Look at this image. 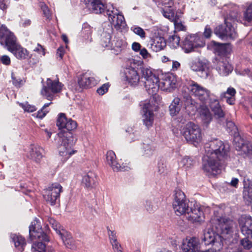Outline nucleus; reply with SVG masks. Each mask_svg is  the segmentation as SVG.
I'll return each instance as SVG.
<instances>
[{
	"instance_id": "1",
	"label": "nucleus",
	"mask_w": 252,
	"mask_h": 252,
	"mask_svg": "<svg viewBox=\"0 0 252 252\" xmlns=\"http://www.w3.org/2000/svg\"><path fill=\"white\" fill-rule=\"evenodd\" d=\"M229 146L221 141L215 140L206 144L202 168L208 175H216L220 172L221 164L227 155Z\"/></svg>"
},
{
	"instance_id": "2",
	"label": "nucleus",
	"mask_w": 252,
	"mask_h": 252,
	"mask_svg": "<svg viewBox=\"0 0 252 252\" xmlns=\"http://www.w3.org/2000/svg\"><path fill=\"white\" fill-rule=\"evenodd\" d=\"M186 88L189 94H182V101L186 108L193 104L194 101L190 95L191 94L202 103H206L210 99L209 106L216 119H219L224 117V112L218 100L211 99V94L209 90L192 80L188 82Z\"/></svg>"
},
{
	"instance_id": "3",
	"label": "nucleus",
	"mask_w": 252,
	"mask_h": 252,
	"mask_svg": "<svg viewBox=\"0 0 252 252\" xmlns=\"http://www.w3.org/2000/svg\"><path fill=\"white\" fill-rule=\"evenodd\" d=\"M212 221L220 235L217 236V239L212 244V249L215 252H219L223 247L222 239H229L232 236L236 224L233 220L221 216H215Z\"/></svg>"
},
{
	"instance_id": "4",
	"label": "nucleus",
	"mask_w": 252,
	"mask_h": 252,
	"mask_svg": "<svg viewBox=\"0 0 252 252\" xmlns=\"http://www.w3.org/2000/svg\"><path fill=\"white\" fill-rule=\"evenodd\" d=\"M113 34L112 26L110 25L105 26L101 34L100 44L107 49L114 51V53L118 55L126 47L127 43L124 37H113Z\"/></svg>"
},
{
	"instance_id": "5",
	"label": "nucleus",
	"mask_w": 252,
	"mask_h": 252,
	"mask_svg": "<svg viewBox=\"0 0 252 252\" xmlns=\"http://www.w3.org/2000/svg\"><path fill=\"white\" fill-rule=\"evenodd\" d=\"M71 133L69 132L61 131L57 135L59 155L63 162H65L76 152L72 148L73 145Z\"/></svg>"
},
{
	"instance_id": "6",
	"label": "nucleus",
	"mask_w": 252,
	"mask_h": 252,
	"mask_svg": "<svg viewBox=\"0 0 252 252\" xmlns=\"http://www.w3.org/2000/svg\"><path fill=\"white\" fill-rule=\"evenodd\" d=\"M180 130L181 134L187 142L196 146L202 141V133L198 125L190 122L182 127Z\"/></svg>"
},
{
	"instance_id": "7",
	"label": "nucleus",
	"mask_w": 252,
	"mask_h": 252,
	"mask_svg": "<svg viewBox=\"0 0 252 252\" xmlns=\"http://www.w3.org/2000/svg\"><path fill=\"white\" fill-rule=\"evenodd\" d=\"M172 205L174 211L177 216L184 215L185 217L190 208L184 192L179 189H176L174 191V198Z\"/></svg>"
},
{
	"instance_id": "8",
	"label": "nucleus",
	"mask_w": 252,
	"mask_h": 252,
	"mask_svg": "<svg viewBox=\"0 0 252 252\" xmlns=\"http://www.w3.org/2000/svg\"><path fill=\"white\" fill-rule=\"evenodd\" d=\"M63 85L59 82L58 79L54 80L47 78L45 83L43 84L40 91L41 94L49 100L54 99L55 94L60 93Z\"/></svg>"
},
{
	"instance_id": "9",
	"label": "nucleus",
	"mask_w": 252,
	"mask_h": 252,
	"mask_svg": "<svg viewBox=\"0 0 252 252\" xmlns=\"http://www.w3.org/2000/svg\"><path fill=\"white\" fill-rule=\"evenodd\" d=\"M143 64L142 60L131 59L129 60L128 65L126 68L125 74L128 83L131 86H136L140 81V76L138 73L139 67Z\"/></svg>"
},
{
	"instance_id": "10",
	"label": "nucleus",
	"mask_w": 252,
	"mask_h": 252,
	"mask_svg": "<svg viewBox=\"0 0 252 252\" xmlns=\"http://www.w3.org/2000/svg\"><path fill=\"white\" fill-rule=\"evenodd\" d=\"M106 14L111 24L117 30L123 29L126 25L124 16L111 4L106 5Z\"/></svg>"
},
{
	"instance_id": "11",
	"label": "nucleus",
	"mask_w": 252,
	"mask_h": 252,
	"mask_svg": "<svg viewBox=\"0 0 252 252\" xmlns=\"http://www.w3.org/2000/svg\"><path fill=\"white\" fill-rule=\"evenodd\" d=\"M141 118L143 124L148 128L152 126L155 115L153 112L154 105L150 100H146L141 104Z\"/></svg>"
},
{
	"instance_id": "12",
	"label": "nucleus",
	"mask_w": 252,
	"mask_h": 252,
	"mask_svg": "<svg viewBox=\"0 0 252 252\" xmlns=\"http://www.w3.org/2000/svg\"><path fill=\"white\" fill-rule=\"evenodd\" d=\"M216 35L222 39H234L237 36L235 28L231 23L225 22L224 25H220L214 31Z\"/></svg>"
},
{
	"instance_id": "13",
	"label": "nucleus",
	"mask_w": 252,
	"mask_h": 252,
	"mask_svg": "<svg viewBox=\"0 0 252 252\" xmlns=\"http://www.w3.org/2000/svg\"><path fill=\"white\" fill-rule=\"evenodd\" d=\"M189 65L192 70L199 72L201 78H207L210 75V64L207 61L195 59L189 63Z\"/></svg>"
},
{
	"instance_id": "14",
	"label": "nucleus",
	"mask_w": 252,
	"mask_h": 252,
	"mask_svg": "<svg viewBox=\"0 0 252 252\" xmlns=\"http://www.w3.org/2000/svg\"><path fill=\"white\" fill-rule=\"evenodd\" d=\"M62 187L58 183L52 184L44 192L43 196L45 200L51 205L56 204V200L59 198Z\"/></svg>"
},
{
	"instance_id": "15",
	"label": "nucleus",
	"mask_w": 252,
	"mask_h": 252,
	"mask_svg": "<svg viewBox=\"0 0 252 252\" xmlns=\"http://www.w3.org/2000/svg\"><path fill=\"white\" fill-rule=\"evenodd\" d=\"M185 217L190 222L196 224H201L204 221L205 216L203 207L199 204L194 205L190 207Z\"/></svg>"
},
{
	"instance_id": "16",
	"label": "nucleus",
	"mask_w": 252,
	"mask_h": 252,
	"mask_svg": "<svg viewBox=\"0 0 252 252\" xmlns=\"http://www.w3.org/2000/svg\"><path fill=\"white\" fill-rule=\"evenodd\" d=\"M29 234L32 240L38 238L44 242H49V241L47 236V231L45 232L42 230L39 222L37 220H34L30 225Z\"/></svg>"
},
{
	"instance_id": "17",
	"label": "nucleus",
	"mask_w": 252,
	"mask_h": 252,
	"mask_svg": "<svg viewBox=\"0 0 252 252\" xmlns=\"http://www.w3.org/2000/svg\"><path fill=\"white\" fill-rule=\"evenodd\" d=\"M16 38L4 25L0 26V44L8 50L15 43Z\"/></svg>"
},
{
	"instance_id": "18",
	"label": "nucleus",
	"mask_w": 252,
	"mask_h": 252,
	"mask_svg": "<svg viewBox=\"0 0 252 252\" xmlns=\"http://www.w3.org/2000/svg\"><path fill=\"white\" fill-rule=\"evenodd\" d=\"M57 126L60 129L64 131H72L77 128V124L76 121L70 118H67L64 113H60L58 116Z\"/></svg>"
},
{
	"instance_id": "19",
	"label": "nucleus",
	"mask_w": 252,
	"mask_h": 252,
	"mask_svg": "<svg viewBox=\"0 0 252 252\" xmlns=\"http://www.w3.org/2000/svg\"><path fill=\"white\" fill-rule=\"evenodd\" d=\"M179 4L178 1L174 2L170 0L168 2L167 5L161 9V13L163 16L172 21L176 17H178L181 11H177V5Z\"/></svg>"
},
{
	"instance_id": "20",
	"label": "nucleus",
	"mask_w": 252,
	"mask_h": 252,
	"mask_svg": "<svg viewBox=\"0 0 252 252\" xmlns=\"http://www.w3.org/2000/svg\"><path fill=\"white\" fill-rule=\"evenodd\" d=\"M182 249L184 252H201L199 241L195 237L183 240Z\"/></svg>"
},
{
	"instance_id": "21",
	"label": "nucleus",
	"mask_w": 252,
	"mask_h": 252,
	"mask_svg": "<svg viewBox=\"0 0 252 252\" xmlns=\"http://www.w3.org/2000/svg\"><path fill=\"white\" fill-rule=\"evenodd\" d=\"M239 224L243 235L252 238V218L249 215H242L239 220Z\"/></svg>"
},
{
	"instance_id": "22",
	"label": "nucleus",
	"mask_w": 252,
	"mask_h": 252,
	"mask_svg": "<svg viewBox=\"0 0 252 252\" xmlns=\"http://www.w3.org/2000/svg\"><path fill=\"white\" fill-rule=\"evenodd\" d=\"M176 80L174 76L172 74L164 75L159 80V89L164 91L170 92L176 87Z\"/></svg>"
},
{
	"instance_id": "23",
	"label": "nucleus",
	"mask_w": 252,
	"mask_h": 252,
	"mask_svg": "<svg viewBox=\"0 0 252 252\" xmlns=\"http://www.w3.org/2000/svg\"><path fill=\"white\" fill-rule=\"evenodd\" d=\"M218 73L221 76H226L231 73L233 69V66L226 59L222 58L219 60L215 67Z\"/></svg>"
},
{
	"instance_id": "24",
	"label": "nucleus",
	"mask_w": 252,
	"mask_h": 252,
	"mask_svg": "<svg viewBox=\"0 0 252 252\" xmlns=\"http://www.w3.org/2000/svg\"><path fill=\"white\" fill-rule=\"evenodd\" d=\"M198 118L202 123L206 126L208 125L213 119L212 115L205 105H201L197 109Z\"/></svg>"
},
{
	"instance_id": "25",
	"label": "nucleus",
	"mask_w": 252,
	"mask_h": 252,
	"mask_svg": "<svg viewBox=\"0 0 252 252\" xmlns=\"http://www.w3.org/2000/svg\"><path fill=\"white\" fill-rule=\"evenodd\" d=\"M159 79L157 76H153L145 81V87L149 94L154 95L159 89Z\"/></svg>"
},
{
	"instance_id": "26",
	"label": "nucleus",
	"mask_w": 252,
	"mask_h": 252,
	"mask_svg": "<svg viewBox=\"0 0 252 252\" xmlns=\"http://www.w3.org/2000/svg\"><path fill=\"white\" fill-rule=\"evenodd\" d=\"M16 58L20 60H24L28 58L29 53L27 50L22 47L17 42L8 50Z\"/></svg>"
},
{
	"instance_id": "27",
	"label": "nucleus",
	"mask_w": 252,
	"mask_h": 252,
	"mask_svg": "<svg viewBox=\"0 0 252 252\" xmlns=\"http://www.w3.org/2000/svg\"><path fill=\"white\" fill-rule=\"evenodd\" d=\"M106 161L112 167L113 171L123 170L124 168L117 162L116 155L113 151L109 150L106 153Z\"/></svg>"
},
{
	"instance_id": "28",
	"label": "nucleus",
	"mask_w": 252,
	"mask_h": 252,
	"mask_svg": "<svg viewBox=\"0 0 252 252\" xmlns=\"http://www.w3.org/2000/svg\"><path fill=\"white\" fill-rule=\"evenodd\" d=\"M82 183L85 188L91 189L94 188L96 184V176L95 173L89 171L82 178Z\"/></svg>"
},
{
	"instance_id": "29",
	"label": "nucleus",
	"mask_w": 252,
	"mask_h": 252,
	"mask_svg": "<svg viewBox=\"0 0 252 252\" xmlns=\"http://www.w3.org/2000/svg\"><path fill=\"white\" fill-rule=\"evenodd\" d=\"M156 150V144L150 140L144 142L141 148V152L142 155L146 157H151L155 153Z\"/></svg>"
},
{
	"instance_id": "30",
	"label": "nucleus",
	"mask_w": 252,
	"mask_h": 252,
	"mask_svg": "<svg viewBox=\"0 0 252 252\" xmlns=\"http://www.w3.org/2000/svg\"><path fill=\"white\" fill-rule=\"evenodd\" d=\"M43 149L38 145H31L28 157L37 163L40 162L43 157Z\"/></svg>"
},
{
	"instance_id": "31",
	"label": "nucleus",
	"mask_w": 252,
	"mask_h": 252,
	"mask_svg": "<svg viewBox=\"0 0 252 252\" xmlns=\"http://www.w3.org/2000/svg\"><path fill=\"white\" fill-rule=\"evenodd\" d=\"M97 81L98 80L94 76L83 74L79 77L78 83L80 87L86 88L95 85Z\"/></svg>"
},
{
	"instance_id": "32",
	"label": "nucleus",
	"mask_w": 252,
	"mask_h": 252,
	"mask_svg": "<svg viewBox=\"0 0 252 252\" xmlns=\"http://www.w3.org/2000/svg\"><path fill=\"white\" fill-rule=\"evenodd\" d=\"M88 6L95 13H106V6L100 0H88Z\"/></svg>"
},
{
	"instance_id": "33",
	"label": "nucleus",
	"mask_w": 252,
	"mask_h": 252,
	"mask_svg": "<svg viewBox=\"0 0 252 252\" xmlns=\"http://www.w3.org/2000/svg\"><path fill=\"white\" fill-rule=\"evenodd\" d=\"M243 197L249 202H251L252 209V182L249 179L245 178L243 181Z\"/></svg>"
},
{
	"instance_id": "34",
	"label": "nucleus",
	"mask_w": 252,
	"mask_h": 252,
	"mask_svg": "<svg viewBox=\"0 0 252 252\" xmlns=\"http://www.w3.org/2000/svg\"><path fill=\"white\" fill-rule=\"evenodd\" d=\"M182 106V101L179 97H175L169 106V111L171 116H176L179 114Z\"/></svg>"
},
{
	"instance_id": "35",
	"label": "nucleus",
	"mask_w": 252,
	"mask_h": 252,
	"mask_svg": "<svg viewBox=\"0 0 252 252\" xmlns=\"http://www.w3.org/2000/svg\"><path fill=\"white\" fill-rule=\"evenodd\" d=\"M180 46L186 53L193 51L195 47L193 43L191 35L187 36L181 42Z\"/></svg>"
},
{
	"instance_id": "36",
	"label": "nucleus",
	"mask_w": 252,
	"mask_h": 252,
	"mask_svg": "<svg viewBox=\"0 0 252 252\" xmlns=\"http://www.w3.org/2000/svg\"><path fill=\"white\" fill-rule=\"evenodd\" d=\"M236 91L232 87H229L225 92L222 93L220 97L226 99L227 103L230 105H233L235 102V94Z\"/></svg>"
},
{
	"instance_id": "37",
	"label": "nucleus",
	"mask_w": 252,
	"mask_h": 252,
	"mask_svg": "<svg viewBox=\"0 0 252 252\" xmlns=\"http://www.w3.org/2000/svg\"><path fill=\"white\" fill-rule=\"evenodd\" d=\"M166 45V42L163 37H156L154 38L151 47L155 52L159 51L163 49Z\"/></svg>"
},
{
	"instance_id": "38",
	"label": "nucleus",
	"mask_w": 252,
	"mask_h": 252,
	"mask_svg": "<svg viewBox=\"0 0 252 252\" xmlns=\"http://www.w3.org/2000/svg\"><path fill=\"white\" fill-rule=\"evenodd\" d=\"M10 237L12 242L14 243L15 247L22 252L24 250V247L26 245L24 238L16 234H11Z\"/></svg>"
},
{
	"instance_id": "39",
	"label": "nucleus",
	"mask_w": 252,
	"mask_h": 252,
	"mask_svg": "<svg viewBox=\"0 0 252 252\" xmlns=\"http://www.w3.org/2000/svg\"><path fill=\"white\" fill-rule=\"evenodd\" d=\"M218 234H216L213 230L208 229L204 231L203 241L205 244L208 245L212 244L217 239V236H220Z\"/></svg>"
},
{
	"instance_id": "40",
	"label": "nucleus",
	"mask_w": 252,
	"mask_h": 252,
	"mask_svg": "<svg viewBox=\"0 0 252 252\" xmlns=\"http://www.w3.org/2000/svg\"><path fill=\"white\" fill-rule=\"evenodd\" d=\"M53 249L47 246L44 243L36 242L32 244V252H51Z\"/></svg>"
},
{
	"instance_id": "41",
	"label": "nucleus",
	"mask_w": 252,
	"mask_h": 252,
	"mask_svg": "<svg viewBox=\"0 0 252 252\" xmlns=\"http://www.w3.org/2000/svg\"><path fill=\"white\" fill-rule=\"evenodd\" d=\"M60 236L62 239L64 244L67 248L73 249L75 248V243L73 239L70 235L67 234L65 230H64L63 234Z\"/></svg>"
},
{
	"instance_id": "42",
	"label": "nucleus",
	"mask_w": 252,
	"mask_h": 252,
	"mask_svg": "<svg viewBox=\"0 0 252 252\" xmlns=\"http://www.w3.org/2000/svg\"><path fill=\"white\" fill-rule=\"evenodd\" d=\"M180 36L174 33V34L171 35L169 36L167 40V43L170 48L176 49L180 45L181 43H180Z\"/></svg>"
},
{
	"instance_id": "43",
	"label": "nucleus",
	"mask_w": 252,
	"mask_h": 252,
	"mask_svg": "<svg viewBox=\"0 0 252 252\" xmlns=\"http://www.w3.org/2000/svg\"><path fill=\"white\" fill-rule=\"evenodd\" d=\"M139 69L141 71L142 73V77H143L145 80L150 78H152L153 76H156L154 74L152 68L148 67L143 66V64L139 67Z\"/></svg>"
},
{
	"instance_id": "44",
	"label": "nucleus",
	"mask_w": 252,
	"mask_h": 252,
	"mask_svg": "<svg viewBox=\"0 0 252 252\" xmlns=\"http://www.w3.org/2000/svg\"><path fill=\"white\" fill-rule=\"evenodd\" d=\"M145 208L149 213L153 212L158 208V202L155 200H147L145 202Z\"/></svg>"
},
{
	"instance_id": "45",
	"label": "nucleus",
	"mask_w": 252,
	"mask_h": 252,
	"mask_svg": "<svg viewBox=\"0 0 252 252\" xmlns=\"http://www.w3.org/2000/svg\"><path fill=\"white\" fill-rule=\"evenodd\" d=\"M93 32V29L88 24H84L83 25L82 34L84 38L88 41L92 40L91 34Z\"/></svg>"
},
{
	"instance_id": "46",
	"label": "nucleus",
	"mask_w": 252,
	"mask_h": 252,
	"mask_svg": "<svg viewBox=\"0 0 252 252\" xmlns=\"http://www.w3.org/2000/svg\"><path fill=\"white\" fill-rule=\"evenodd\" d=\"M179 165L180 167H183L186 170L190 168L193 165V160L188 157L182 158L179 161Z\"/></svg>"
},
{
	"instance_id": "47",
	"label": "nucleus",
	"mask_w": 252,
	"mask_h": 252,
	"mask_svg": "<svg viewBox=\"0 0 252 252\" xmlns=\"http://www.w3.org/2000/svg\"><path fill=\"white\" fill-rule=\"evenodd\" d=\"M191 37L195 48L203 47L205 46V41L202 36L195 34L191 35Z\"/></svg>"
},
{
	"instance_id": "48",
	"label": "nucleus",
	"mask_w": 252,
	"mask_h": 252,
	"mask_svg": "<svg viewBox=\"0 0 252 252\" xmlns=\"http://www.w3.org/2000/svg\"><path fill=\"white\" fill-rule=\"evenodd\" d=\"M182 15V13H180L179 17H176L175 19L172 21L174 22L175 30L178 31H185L186 30V26L180 19Z\"/></svg>"
},
{
	"instance_id": "49",
	"label": "nucleus",
	"mask_w": 252,
	"mask_h": 252,
	"mask_svg": "<svg viewBox=\"0 0 252 252\" xmlns=\"http://www.w3.org/2000/svg\"><path fill=\"white\" fill-rule=\"evenodd\" d=\"M49 223L52 225L53 228L56 231L59 235L63 234L64 230L61 229L60 224L53 218H49L48 219Z\"/></svg>"
},
{
	"instance_id": "50",
	"label": "nucleus",
	"mask_w": 252,
	"mask_h": 252,
	"mask_svg": "<svg viewBox=\"0 0 252 252\" xmlns=\"http://www.w3.org/2000/svg\"><path fill=\"white\" fill-rule=\"evenodd\" d=\"M39 6L43 12L44 16L49 20L51 17V12L48 6L43 2H39Z\"/></svg>"
},
{
	"instance_id": "51",
	"label": "nucleus",
	"mask_w": 252,
	"mask_h": 252,
	"mask_svg": "<svg viewBox=\"0 0 252 252\" xmlns=\"http://www.w3.org/2000/svg\"><path fill=\"white\" fill-rule=\"evenodd\" d=\"M130 29L133 32L139 36L141 38H144L145 37L146 33L141 28L133 26L131 27Z\"/></svg>"
},
{
	"instance_id": "52",
	"label": "nucleus",
	"mask_w": 252,
	"mask_h": 252,
	"mask_svg": "<svg viewBox=\"0 0 252 252\" xmlns=\"http://www.w3.org/2000/svg\"><path fill=\"white\" fill-rule=\"evenodd\" d=\"M51 103L52 102L45 104L42 108L38 111L37 114V117L40 119L43 118L49 112V110L47 109V107H48Z\"/></svg>"
},
{
	"instance_id": "53",
	"label": "nucleus",
	"mask_w": 252,
	"mask_h": 252,
	"mask_svg": "<svg viewBox=\"0 0 252 252\" xmlns=\"http://www.w3.org/2000/svg\"><path fill=\"white\" fill-rule=\"evenodd\" d=\"M244 19L248 22L252 21V5H249L244 13Z\"/></svg>"
},
{
	"instance_id": "54",
	"label": "nucleus",
	"mask_w": 252,
	"mask_h": 252,
	"mask_svg": "<svg viewBox=\"0 0 252 252\" xmlns=\"http://www.w3.org/2000/svg\"><path fill=\"white\" fill-rule=\"evenodd\" d=\"M246 237L240 241V244L245 249L250 250L252 248V242L249 240V237Z\"/></svg>"
},
{
	"instance_id": "55",
	"label": "nucleus",
	"mask_w": 252,
	"mask_h": 252,
	"mask_svg": "<svg viewBox=\"0 0 252 252\" xmlns=\"http://www.w3.org/2000/svg\"><path fill=\"white\" fill-rule=\"evenodd\" d=\"M19 105L25 111L28 112H32L36 110V108L34 106L30 105L28 102L20 103Z\"/></svg>"
},
{
	"instance_id": "56",
	"label": "nucleus",
	"mask_w": 252,
	"mask_h": 252,
	"mask_svg": "<svg viewBox=\"0 0 252 252\" xmlns=\"http://www.w3.org/2000/svg\"><path fill=\"white\" fill-rule=\"evenodd\" d=\"M109 87V84L105 83L97 89V93L100 95H103L108 91Z\"/></svg>"
},
{
	"instance_id": "57",
	"label": "nucleus",
	"mask_w": 252,
	"mask_h": 252,
	"mask_svg": "<svg viewBox=\"0 0 252 252\" xmlns=\"http://www.w3.org/2000/svg\"><path fill=\"white\" fill-rule=\"evenodd\" d=\"M139 54L142 56L143 59L148 60L151 58V54L148 52L147 50L145 48H142L139 51Z\"/></svg>"
},
{
	"instance_id": "58",
	"label": "nucleus",
	"mask_w": 252,
	"mask_h": 252,
	"mask_svg": "<svg viewBox=\"0 0 252 252\" xmlns=\"http://www.w3.org/2000/svg\"><path fill=\"white\" fill-rule=\"evenodd\" d=\"M12 79L13 84L16 87H20L25 82L24 80L21 79V78H17L16 77H15L13 73H12Z\"/></svg>"
},
{
	"instance_id": "59",
	"label": "nucleus",
	"mask_w": 252,
	"mask_h": 252,
	"mask_svg": "<svg viewBox=\"0 0 252 252\" xmlns=\"http://www.w3.org/2000/svg\"><path fill=\"white\" fill-rule=\"evenodd\" d=\"M0 61L1 63L5 65H8L10 64L11 60L9 58L7 55H3L0 58Z\"/></svg>"
},
{
	"instance_id": "60",
	"label": "nucleus",
	"mask_w": 252,
	"mask_h": 252,
	"mask_svg": "<svg viewBox=\"0 0 252 252\" xmlns=\"http://www.w3.org/2000/svg\"><path fill=\"white\" fill-rule=\"evenodd\" d=\"M111 243L115 252H122L121 246L117 240L115 242H112Z\"/></svg>"
},
{
	"instance_id": "61",
	"label": "nucleus",
	"mask_w": 252,
	"mask_h": 252,
	"mask_svg": "<svg viewBox=\"0 0 252 252\" xmlns=\"http://www.w3.org/2000/svg\"><path fill=\"white\" fill-rule=\"evenodd\" d=\"M108 234L111 243L117 240L116 232L115 231H111L108 229Z\"/></svg>"
},
{
	"instance_id": "62",
	"label": "nucleus",
	"mask_w": 252,
	"mask_h": 252,
	"mask_svg": "<svg viewBox=\"0 0 252 252\" xmlns=\"http://www.w3.org/2000/svg\"><path fill=\"white\" fill-rule=\"evenodd\" d=\"M172 64L171 70L172 71H176L178 70L181 67V63L179 62L174 60H172Z\"/></svg>"
},
{
	"instance_id": "63",
	"label": "nucleus",
	"mask_w": 252,
	"mask_h": 252,
	"mask_svg": "<svg viewBox=\"0 0 252 252\" xmlns=\"http://www.w3.org/2000/svg\"><path fill=\"white\" fill-rule=\"evenodd\" d=\"M33 51L40 55L44 56L45 55L44 49L40 44H38L37 46L33 49Z\"/></svg>"
},
{
	"instance_id": "64",
	"label": "nucleus",
	"mask_w": 252,
	"mask_h": 252,
	"mask_svg": "<svg viewBox=\"0 0 252 252\" xmlns=\"http://www.w3.org/2000/svg\"><path fill=\"white\" fill-rule=\"evenodd\" d=\"M139 137V135L138 132L135 131L132 133H129L128 138L129 139L130 142H131L137 140Z\"/></svg>"
}]
</instances>
